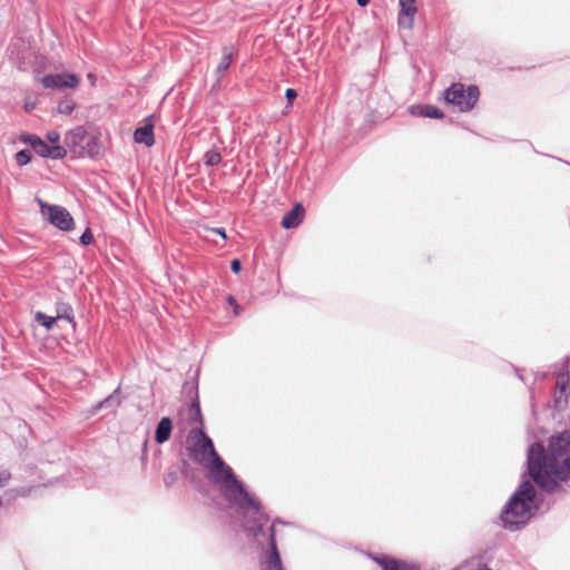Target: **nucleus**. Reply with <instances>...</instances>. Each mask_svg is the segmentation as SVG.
I'll return each mask as SVG.
<instances>
[{
	"mask_svg": "<svg viewBox=\"0 0 570 570\" xmlns=\"http://www.w3.org/2000/svg\"><path fill=\"white\" fill-rule=\"evenodd\" d=\"M190 435L193 438V445L188 448L190 459L204 463L207 456L210 458L208 469L213 473L214 482L219 484L230 502L239 505L246 518L245 528L257 534L267 521V517L259 511L258 502L246 491L232 468L218 455L212 439L203 430L193 429Z\"/></svg>",
	"mask_w": 570,
	"mask_h": 570,
	"instance_id": "nucleus-1",
	"label": "nucleus"
},
{
	"mask_svg": "<svg viewBox=\"0 0 570 570\" xmlns=\"http://www.w3.org/2000/svg\"><path fill=\"white\" fill-rule=\"evenodd\" d=\"M528 473L535 484L548 493L559 491V481L570 479V433L552 436L549 453L541 443H533L528 450Z\"/></svg>",
	"mask_w": 570,
	"mask_h": 570,
	"instance_id": "nucleus-2",
	"label": "nucleus"
},
{
	"mask_svg": "<svg viewBox=\"0 0 570 570\" xmlns=\"http://www.w3.org/2000/svg\"><path fill=\"white\" fill-rule=\"evenodd\" d=\"M538 509L535 488L531 481L523 480L502 511L503 527L510 531L519 530L530 521Z\"/></svg>",
	"mask_w": 570,
	"mask_h": 570,
	"instance_id": "nucleus-3",
	"label": "nucleus"
},
{
	"mask_svg": "<svg viewBox=\"0 0 570 570\" xmlns=\"http://www.w3.org/2000/svg\"><path fill=\"white\" fill-rule=\"evenodd\" d=\"M256 502L257 500L253 498ZM259 504V511L267 517V521L264 523L261 530L257 531V534L252 533L245 528L246 518L243 513L242 509L238 504V511L243 517L242 525L244 528V531L247 533V535L252 537L259 546L263 547V540L267 539L268 547L264 549L262 554V570H284L282 566V560L279 552L277 550L276 546V539H275V522L268 528V533L265 531V527L269 521V517L263 511L262 504L258 501ZM276 523H281L279 520H276Z\"/></svg>",
	"mask_w": 570,
	"mask_h": 570,
	"instance_id": "nucleus-4",
	"label": "nucleus"
},
{
	"mask_svg": "<svg viewBox=\"0 0 570 570\" xmlns=\"http://www.w3.org/2000/svg\"><path fill=\"white\" fill-rule=\"evenodd\" d=\"M65 145L72 154L79 157L94 158L100 153L99 138L96 135L89 134L81 126L69 130L66 134Z\"/></svg>",
	"mask_w": 570,
	"mask_h": 570,
	"instance_id": "nucleus-5",
	"label": "nucleus"
},
{
	"mask_svg": "<svg viewBox=\"0 0 570 570\" xmlns=\"http://www.w3.org/2000/svg\"><path fill=\"white\" fill-rule=\"evenodd\" d=\"M479 88L476 86L464 87L462 83H453L444 91V100L465 112L473 109L479 99Z\"/></svg>",
	"mask_w": 570,
	"mask_h": 570,
	"instance_id": "nucleus-6",
	"label": "nucleus"
},
{
	"mask_svg": "<svg viewBox=\"0 0 570 570\" xmlns=\"http://www.w3.org/2000/svg\"><path fill=\"white\" fill-rule=\"evenodd\" d=\"M42 215L46 219L63 232H69L73 228V218L70 213L62 206L48 205L39 200Z\"/></svg>",
	"mask_w": 570,
	"mask_h": 570,
	"instance_id": "nucleus-7",
	"label": "nucleus"
},
{
	"mask_svg": "<svg viewBox=\"0 0 570 570\" xmlns=\"http://www.w3.org/2000/svg\"><path fill=\"white\" fill-rule=\"evenodd\" d=\"M41 83L47 89H75L80 83V78L73 73H50L41 79Z\"/></svg>",
	"mask_w": 570,
	"mask_h": 570,
	"instance_id": "nucleus-8",
	"label": "nucleus"
},
{
	"mask_svg": "<svg viewBox=\"0 0 570 570\" xmlns=\"http://www.w3.org/2000/svg\"><path fill=\"white\" fill-rule=\"evenodd\" d=\"M397 23L401 28L412 29L417 12L416 0H399Z\"/></svg>",
	"mask_w": 570,
	"mask_h": 570,
	"instance_id": "nucleus-9",
	"label": "nucleus"
},
{
	"mask_svg": "<svg viewBox=\"0 0 570 570\" xmlns=\"http://www.w3.org/2000/svg\"><path fill=\"white\" fill-rule=\"evenodd\" d=\"M36 145H33V150L41 157L52 158V159H62L67 155L66 147L61 145L49 146L42 139H33Z\"/></svg>",
	"mask_w": 570,
	"mask_h": 570,
	"instance_id": "nucleus-10",
	"label": "nucleus"
},
{
	"mask_svg": "<svg viewBox=\"0 0 570 570\" xmlns=\"http://www.w3.org/2000/svg\"><path fill=\"white\" fill-rule=\"evenodd\" d=\"M559 380L557 382L558 391L554 394V404L557 409H562L567 404L568 389H569V375L568 370L562 365L558 373Z\"/></svg>",
	"mask_w": 570,
	"mask_h": 570,
	"instance_id": "nucleus-11",
	"label": "nucleus"
},
{
	"mask_svg": "<svg viewBox=\"0 0 570 570\" xmlns=\"http://www.w3.org/2000/svg\"><path fill=\"white\" fill-rule=\"evenodd\" d=\"M374 560L382 567V570H421L416 563L396 560L387 556L375 557Z\"/></svg>",
	"mask_w": 570,
	"mask_h": 570,
	"instance_id": "nucleus-12",
	"label": "nucleus"
},
{
	"mask_svg": "<svg viewBox=\"0 0 570 570\" xmlns=\"http://www.w3.org/2000/svg\"><path fill=\"white\" fill-rule=\"evenodd\" d=\"M304 208L302 205H295L288 213L283 216L282 227L291 229L297 227L302 220Z\"/></svg>",
	"mask_w": 570,
	"mask_h": 570,
	"instance_id": "nucleus-13",
	"label": "nucleus"
},
{
	"mask_svg": "<svg viewBox=\"0 0 570 570\" xmlns=\"http://www.w3.org/2000/svg\"><path fill=\"white\" fill-rule=\"evenodd\" d=\"M134 139L136 142L144 144L147 147L153 146L155 142L154 126L151 124H146L138 127L134 132Z\"/></svg>",
	"mask_w": 570,
	"mask_h": 570,
	"instance_id": "nucleus-14",
	"label": "nucleus"
},
{
	"mask_svg": "<svg viewBox=\"0 0 570 570\" xmlns=\"http://www.w3.org/2000/svg\"><path fill=\"white\" fill-rule=\"evenodd\" d=\"M171 431H173L171 420L167 416L163 417L156 426V431H155L156 442L158 444H163V443L167 442L171 435Z\"/></svg>",
	"mask_w": 570,
	"mask_h": 570,
	"instance_id": "nucleus-15",
	"label": "nucleus"
},
{
	"mask_svg": "<svg viewBox=\"0 0 570 570\" xmlns=\"http://www.w3.org/2000/svg\"><path fill=\"white\" fill-rule=\"evenodd\" d=\"M119 393H120V387H117L105 400L98 402L92 409V414H96L98 411H100L102 409H107L111 412L115 411L121 403Z\"/></svg>",
	"mask_w": 570,
	"mask_h": 570,
	"instance_id": "nucleus-16",
	"label": "nucleus"
},
{
	"mask_svg": "<svg viewBox=\"0 0 570 570\" xmlns=\"http://www.w3.org/2000/svg\"><path fill=\"white\" fill-rule=\"evenodd\" d=\"M10 57L11 59H16L19 62L20 69H23L28 63L27 47L24 42L17 41L12 43L10 48Z\"/></svg>",
	"mask_w": 570,
	"mask_h": 570,
	"instance_id": "nucleus-17",
	"label": "nucleus"
},
{
	"mask_svg": "<svg viewBox=\"0 0 570 570\" xmlns=\"http://www.w3.org/2000/svg\"><path fill=\"white\" fill-rule=\"evenodd\" d=\"M232 61H233V49H232V47L225 46L223 48V56H222L220 62L218 63V66L216 68V72L218 75H223L229 68Z\"/></svg>",
	"mask_w": 570,
	"mask_h": 570,
	"instance_id": "nucleus-18",
	"label": "nucleus"
},
{
	"mask_svg": "<svg viewBox=\"0 0 570 570\" xmlns=\"http://www.w3.org/2000/svg\"><path fill=\"white\" fill-rule=\"evenodd\" d=\"M204 159L207 166H216L222 161V155L217 149L213 148L205 154Z\"/></svg>",
	"mask_w": 570,
	"mask_h": 570,
	"instance_id": "nucleus-19",
	"label": "nucleus"
},
{
	"mask_svg": "<svg viewBox=\"0 0 570 570\" xmlns=\"http://www.w3.org/2000/svg\"><path fill=\"white\" fill-rule=\"evenodd\" d=\"M61 317V315H58L57 317H53V316H48L41 312H38L37 315H36V320L39 324H41L43 327H46L47 330H50L52 328V326L55 325L57 318Z\"/></svg>",
	"mask_w": 570,
	"mask_h": 570,
	"instance_id": "nucleus-20",
	"label": "nucleus"
},
{
	"mask_svg": "<svg viewBox=\"0 0 570 570\" xmlns=\"http://www.w3.org/2000/svg\"><path fill=\"white\" fill-rule=\"evenodd\" d=\"M423 110L424 118L441 119L444 116L443 111L433 105H425Z\"/></svg>",
	"mask_w": 570,
	"mask_h": 570,
	"instance_id": "nucleus-21",
	"label": "nucleus"
},
{
	"mask_svg": "<svg viewBox=\"0 0 570 570\" xmlns=\"http://www.w3.org/2000/svg\"><path fill=\"white\" fill-rule=\"evenodd\" d=\"M76 105L72 100L65 99L58 104L57 110L59 114L70 115L73 111Z\"/></svg>",
	"mask_w": 570,
	"mask_h": 570,
	"instance_id": "nucleus-22",
	"label": "nucleus"
},
{
	"mask_svg": "<svg viewBox=\"0 0 570 570\" xmlns=\"http://www.w3.org/2000/svg\"><path fill=\"white\" fill-rule=\"evenodd\" d=\"M31 160V153L28 149H22L16 154V161L19 166H24Z\"/></svg>",
	"mask_w": 570,
	"mask_h": 570,
	"instance_id": "nucleus-23",
	"label": "nucleus"
},
{
	"mask_svg": "<svg viewBox=\"0 0 570 570\" xmlns=\"http://www.w3.org/2000/svg\"><path fill=\"white\" fill-rule=\"evenodd\" d=\"M424 107L425 105H413L409 108V111L412 116L424 117Z\"/></svg>",
	"mask_w": 570,
	"mask_h": 570,
	"instance_id": "nucleus-24",
	"label": "nucleus"
},
{
	"mask_svg": "<svg viewBox=\"0 0 570 570\" xmlns=\"http://www.w3.org/2000/svg\"><path fill=\"white\" fill-rule=\"evenodd\" d=\"M177 480V473L175 471H170L164 474V483L166 487H171Z\"/></svg>",
	"mask_w": 570,
	"mask_h": 570,
	"instance_id": "nucleus-25",
	"label": "nucleus"
},
{
	"mask_svg": "<svg viewBox=\"0 0 570 570\" xmlns=\"http://www.w3.org/2000/svg\"><path fill=\"white\" fill-rule=\"evenodd\" d=\"M94 240V236L89 228H87L80 236V243L85 246L90 245Z\"/></svg>",
	"mask_w": 570,
	"mask_h": 570,
	"instance_id": "nucleus-26",
	"label": "nucleus"
},
{
	"mask_svg": "<svg viewBox=\"0 0 570 570\" xmlns=\"http://www.w3.org/2000/svg\"><path fill=\"white\" fill-rule=\"evenodd\" d=\"M47 139L48 141L51 144V146H55V145H60L59 141H60V134L58 131H48L47 132Z\"/></svg>",
	"mask_w": 570,
	"mask_h": 570,
	"instance_id": "nucleus-27",
	"label": "nucleus"
},
{
	"mask_svg": "<svg viewBox=\"0 0 570 570\" xmlns=\"http://www.w3.org/2000/svg\"><path fill=\"white\" fill-rule=\"evenodd\" d=\"M33 139H40V138L36 135H22L21 136V140L26 144L30 145L31 148H33V145H36Z\"/></svg>",
	"mask_w": 570,
	"mask_h": 570,
	"instance_id": "nucleus-28",
	"label": "nucleus"
},
{
	"mask_svg": "<svg viewBox=\"0 0 570 570\" xmlns=\"http://www.w3.org/2000/svg\"><path fill=\"white\" fill-rule=\"evenodd\" d=\"M11 479V474L9 471L3 470L0 472V487H3Z\"/></svg>",
	"mask_w": 570,
	"mask_h": 570,
	"instance_id": "nucleus-29",
	"label": "nucleus"
},
{
	"mask_svg": "<svg viewBox=\"0 0 570 570\" xmlns=\"http://www.w3.org/2000/svg\"><path fill=\"white\" fill-rule=\"evenodd\" d=\"M190 413L195 417L200 419V407H199V403L197 401L191 403Z\"/></svg>",
	"mask_w": 570,
	"mask_h": 570,
	"instance_id": "nucleus-30",
	"label": "nucleus"
},
{
	"mask_svg": "<svg viewBox=\"0 0 570 570\" xmlns=\"http://www.w3.org/2000/svg\"><path fill=\"white\" fill-rule=\"evenodd\" d=\"M285 97L288 101H292L297 97V92L294 89L288 88L286 89Z\"/></svg>",
	"mask_w": 570,
	"mask_h": 570,
	"instance_id": "nucleus-31",
	"label": "nucleus"
},
{
	"mask_svg": "<svg viewBox=\"0 0 570 570\" xmlns=\"http://www.w3.org/2000/svg\"><path fill=\"white\" fill-rule=\"evenodd\" d=\"M242 268V264L238 259H234L230 263V269L233 271V273H238Z\"/></svg>",
	"mask_w": 570,
	"mask_h": 570,
	"instance_id": "nucleus-32",
	"label": "nucleus"
},
{
	"mask_svg": "<svg viewBox=\"0 0 570 570\" xmlns=\"http://www.w3.org/2000/svg\"><path fill=\"white\" fill-rule=\"evenodd\" d=\"M209 232L219 235L223 239L227 238V235H226V232L224 228H210Z\"/></svg>",
	"mask_w": 570,
	"mask_h": 570,
	"instance_id": "nucleus-33",
	"label": "nucleus"
},
{
	"mask_svg": "<svg viewBox=\"0 0 570 570\" xmlns=\"http://www.w3.org/2000/svg\"><path fill=\"white\" fill-rule=\"evenodd\" d=\"M357 4L361 7H366L370 2V0H356Z\"/></svg>",
	"mask_w": 570,
	"mask_h": 570,
	"instance_id": "nucleus-34",
	"label": "nucleus"
},
{
	"mask_svg": "<svg viewBox=\"0 0 570 570\" xmlns=\"http://www.w3.org/2000/svg\"><path fill=\"white\" fill-rule=\"evenodd\" d=\"M227 302H228L229 305H233V306H235L237 304L236 299L233 296H228L227 297Z\"/></svg>",
	"mask_w": 570,
	"mask_h": 570,
	"instance_id": "nucleus-35",
	"label": "nucleus"
},
{
	"mask_svg": "<svg viewBox=\"0 0 570 570\" xmlns=\"http://www.w3.org/2000/svg\"><path fill=\"white\" fill-rule=\"evenodd\" d=\"M234 313H235V315H239V313H240V307H239V305H237V304H236V305L234 306Z\"/></svg>",
	"mask_w": 570,
	"mask_h": 570,
	"instance_id": "nucleus-36",
	"label": "nucleus"
},
{
	"mask_svg": "<svg viewBox=\"0 0 570 570\" xmlns=\"http://www.w3.org/2000/svg\"><path fill=\"white\" fill-rule=\"evenodd\" d=\"M65 317L68 320V321H71L72 320V316L70 314H66Z\"/></svg>",
	"mask_w": 570,
	"mask_h": 570,
	"instance_id": "nucleus-37",
	"label": "nucleus"
},
{
	"mask_svg": "<svg viewBox=\"0 0 570 570\" xmlns=\"http://www.w3.org/2000/svg\"><path fill=\"white\" fill-rule=\"evenodd\" d=\"M0 507H2V499L0 498Z\"/></svg>",
	"mask_w": 570,
	"mask_h": 570,
	"instance_id": "nucleus-38",
	"label": "nucleus"
}]
</instances>
